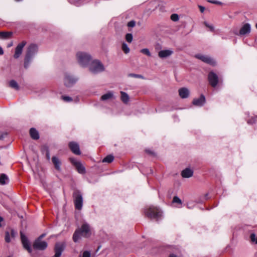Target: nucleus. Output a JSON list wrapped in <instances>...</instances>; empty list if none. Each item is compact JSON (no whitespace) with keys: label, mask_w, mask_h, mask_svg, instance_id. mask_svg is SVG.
I'll use <instances>...</instances> for the list:
<instances>
[{"label":"nucleus","mask_w":257,"mask_h":257,"mask_svg":"<svg viewBox=\"0 0 257 257\" xmlns=\"http://www.w3.org/2000/svg\"><path fill=\"white\" fill-rule=\"evenodd\" d=\"M38 51V46L35 44H31L27 48L26 55L24 58V66L25 69H28L33 61L35 55Z\"/></svg>","instance_id":"nucleus-1"},{"label":"nucleus","mask_w":257,"mask_h":257,"mask_svg":"<svg viewBox=\"0 0 257 257\" xmlns=\"http://www.w3.org/2000/svg\"><path fill=\"white\" fill-rule=\"evenodd\" d=\"M91 235V231L89 225L87 223H84L80 228L77 229L74 232L73 235V241L77 242L81 236L88 237Z\"/></svg>","instance_id":"nucleus-2"},{"label":"nucleus","mask_w":257,"mask_h":257,"mask_svg":"<svg viewBox=\"0 0 257 257\" xmlns=\"http://www.w3.org/2000/svg\"><path fill=\"white\" fill-rule=\"evenodd\" d=\"M146 215L150 218L158 219L162 215V211L159 208L154 206H150L145 210Z\"/></svg>","instance_id":"nucleus-3"},{"label":"nucleus","mask_w":257,"mask_h":257,"mask_svg":"<svg viewBox=\"0 0 257 257\" xmlns=\"http://www.w3.org/2000/svg\"><path fill=\"white\" fill-rule=\"evenodd\" d=\"M76 57L79 64L82 67H86L91 62V56L86 53L79 52Z\"/></svg>","instance_id":"nucleus-4"},{"label":"nucleus","mask_w":257,"mask_h":257,"mask_svg":"<svg viewBox=\"0 0 257 257\" xmlns=\"http://www.w3.org/2000/svg\"><path fill=\"white\" fill-rule=\"evenodd\" d=\"M89 70L94 74H97L104 71V67L100 61L95 60L89 63Z\"/></svg>","instance_id":"nucleus-5"},{"label":"nucleus","mask_w":257,"mask_h":257,"mask_svg":"<svg viewBox=\"0 0 257 257\" xmlns=\"http://www.w3.org/2000/svg\"><path fill=\"white\" fill-rule=\"evenodd\" d=\"M75 207L78 210H81L83 205L82 195L79 190H76L73 193Z\"/></svg>","instance_id":"nucleus-6"},{"label":"nucleus","mask_w":257,"mask_h":257,"mask_svg":"<svg viewBox=\"0 0 257 257\" xmlns=\"http://www.w3.org/2000/svg\"><path fill=\"white\" fill-rule=\"evenodd\" d=\"M208 80L209 83L213 87H215L218 83L222 82V79L219 78L218 75L213 71L208 73Z\"/></svg>","instance_id":"nucleus-7"},{"label":"nucleus","mask_w":257,"mask_h":257,"mask_svg":"<svg viewBox=\"0 0 257 257\" xmlns=\"http://www.w3.org/2000/svg\"><path fill=\"white\" fill-rule=\"evenodd\" d=\"M78 80V78L73 76L70 73H66L64 75V84L67 87L72 86L74 84L76 83Z\"/></svg>","instance_id":"nucleus-8"},{"label":"nucleus","mask_w":257,"mask_h":257,"mask_svg":"<svg viewBox=\"0 0 257 257\" xmlns=\"http://www.w3.org/2000/svg\"><path fill=\"white\" fill-rule=\"evenodd\" d=\"M70 161L79 173L81 174L85 173V168L80 161H77L74 158H70Z\"/></svg>","instance_id":"nucleus-9"},{"label":"nucleus","mask_w":257,"mask_h":257,"mask_svg":"<svg viewBox=\"0 0 257 257\" xmlns=\"http://www.w3.org/2000/svg\"><path fill=\"white\" fill-rule=\"evenodd\" d=\"M48 246V243L45 241L36 239L33 244L34 249L39 250H44Z\"/></svg>","instance_id":"nucleus-10"},{"label":"nucleus","mask_w":257,"mask_h":257,"mask_svg":"<svg viewBox=\"0 0 257 257\" xmlns=\"http://www.w3.org/2000/svg\"><path fill=\"white\" fill-rule=\"evenodd\" d=\"M20 235L22 243L24 248L26 249L29 253H31L32 252V249L31 247L29 240L27 237L24 234H23L22 231L20 232Z\"/></svg>","instance_id":"nucleus-11"},{"label":"nucleus","mask_w":257,"mask_h":257,"mask_svg":"<svg viewBox=\"0 0 257 257\" xmlns=\"http://www.w3.org/2000/svg\"><path fill=\"white\" fill-rule=\"evenodd\" d=\"M196 57L201 60L202 61L210 65L215 66L216 65L215 61L208 56L198 54L196 55Z\"/></svg>","instance_id":"nucleus-12"},{"label":"nucleus","mask_w":257,"mask_h":257,"mask_svg":"<svg viewBox=\"0 0 257 257\" xmlns=\"http://www.w3.org/2000/svg\"><path fill=\"white\" fill-rule=\"evenodd\" d=\"M26 44V41H23L17 45L15 49V52L14 55V57L15 59H18L20 57L22 53L23 48L25 46Z\"/></svg>","instance_id":"nucleus-13"},{"label":"nucleus","mask_w":257,"mask_h":257,"mask_svg":"<svg viewBox=\"0 0 257 257\" xmlns=\"http://www.w3.org/2000/svg\"><path fill=\"white\" fill-rule=\"evenodd\" d=\"M64 248L65 245L63 243H56L55 246V254L53 257H60Z\"/></svg>","instance_id":"nucleus-14"},{"label":"nucleus","mask_w":257,"mask_h":257,"mask_svg":"<svg viewBox=\"0 0 257 257\" xmlns=\"http://www.w3.org/2000/svg\"><path fill=\"white\" fill-rule=\"evenodd\" d=\"M250 30V25L248 23H246L241 28L238 33L237 32H234V34L236 35L243 36L249 34Z\"/></svg>","instance_id":"nucleus-15"},{"label":"nucleus","mask_w":257,"mask_h":257,"mask_svg":"<svg viewBox=\"0 0 257 257\" xmlns=\"http://www.w3.org/2000/svg\"><path fill=\"white\" fill-rule=\"evenodd\" d=\"M69 147L74 154L77 155H80L81 152L79 149V146L77 143L74 142H70L69 144Z\"/></svg>","instance_id":"nucleus-16"},{"label":"nucleus","mask_w":257,"mask_h":257,"mask_svg":"<svg viewBox=\"0 0 257 257\" xmlns=\"http://www.w3.org/2000/svg\"><path fill=\"white\" fill-rule=\"evenodd\" d=\"M173 53V51L171 49L161 50L158 53V56L162 59L170 57Z\"/></svg>","instance_id":"nucleus-17"},{"label":"nucleus","mask_w":257,"mask_h":257,"mask_svg":"<svg viewBox=\"0 0 257 257\" xmlns=\"http://www.w3.org/2000/svg\"><path fill=\"white\" fill-rule=\"evenodd\" d=\"M205 102V98L203 95H201L200 97L198 98L194 99L192 103L193 105L197 106H202Z\"/></svg>","instance_id":"nucleus-18"},{"label":"nucleus","mask_w":257,"mask_h":257,"mask_svg":"<svg viewBox=\"0 0 257 257\" xmlns=\"http://www.w3.org/2000/svg\"><path fill=\"white\" fill-rule=\"evenodd\" d=\"M179 94L181 98H187L189 95V90L185 87H183L179 89Z\"/></svg>","instance_id":"nucleus-19"},{"label":"nucleus","mask_w":257,"mask_h":257,"mask_svg":"<svg viewBox=\"0 0 257 257\" xmlns=\"http://www.w3.org/2000/svg\"><path fill=\"white\" fill-rule=\"evenodd\" d=\"M114 98V94L112 91H108L106 93L102 95L100 97V100L102 101H106L111 100Z\"/></svg>","instance_id":"nucleus-20"},{"label":"nucleus","mask_w":257,"mask_h":257,"mask_svg":"<svg viewBox=\"0 0 257 257\" xmlns=\"http://www.w3.org/2000/svg\"><path fill=\"white\" fill-rule=\"evenodd\" d=\"M193 174V171L189 168H186L181 172V175L183 178H190L192 176Z\"/></svg>","instance_id":"nucleus-21"},{"label":"nucleus","mask_w":257,"mask_h":257,"mask_svg":"<svg viewBox=\"0 0 257 257\" xmlns=\"http://www.w3.org/2000/svg\"><path fill=\"white\" fill-rule=\"evenodd\" d=\"M52 161L55 166V169L58 171L60 170L61 163L59 159L57 157L53 156L52 158Z\"/></svg>","instance_id":"nucleus-22"},{"label":"nucleus","mask_w":257,"mask_h":257,"mask_svg":"<svg viewBox=\"0 0 257 257\" xmlns=\"http://www.w3.org/2000/svg\"><path fill=\"white\" fill-rule=\"evenodd\" d=\"M30 135L31 137L34 140L39 139V134L38 132L34 128H31L30 130Z\"/></svg>","instance_id":"nucleus-23"},{"label":"nucleus","mask_w":257,"mask_h":257,"mask_svg":"<svg viewBox=\"0 0 257 257\" xmlns=\"http://www.w3.org/2000/svg\"><path fill=\"white\" fill-rule=\"evenodd\" d=\"M120 94H121V100L124 103H125V104L127 103L130 100V97H129V96L128 95V94L123 91H121Z\"/></svg>","instance_id":"nucleus-24"},{"label":"nucleus","mask_w":257,"mask_h":257,"mask_svg":"<svg viewBox=\"0 0 257 257\" xmlns=\"http://www.w3.org/2000/svg\"><path fill=\"white\" fill-rule=\"evenodd\" d=\"M9 182V178L8 176L5 174L0 175V184L4 185Z\"/></svg>","instance_id":"nucleus-25"},{"label":"nucleus","mask_w":257,"mask_h":257,"mask_svg":"<svg viewBox=\"0 0 257 257\" xmlns=\"http://www.w3.org/2000/svg\"><path fill=\"white\" fill-rule=\"evenodd\" d=\"M12 35V32H0V38L1 39H8L10 38Z\"/></svg>","instance_id":"nucleus-26"},{"label":"nucleus","mask_w":257,"mask_h":257,"mask_svg":"<svg viewBox=\"0 0 257 257\" xmlns=\"http://www.w3.org/2000/svg\"><path fill=\"white\" fill-rule=\"evenodd\" d=\"M9 86L12 88H14L16 90L19 89V86L18 83L14 80H12L9 82Z\"/></svg>","instance_id":"nucleus-27"},{"label":"nucleus","mask_w":257,"mask_h":257,"mask_svg":"<svg viewBox=\"0 0 257 257\" xmlns=\"http://www.w3.org/2000/svg\"><path fill=\"white\" fill-rule=\"evenodd\" d=\"M114 160V157L112 155H109L105 157L102 160L103 162L110 163H111Z\"/></svg>","instance_id":"nucleus-28"},{"label":"nucleus","mask_w":257,"mask_h":257,"mask_svg":"<svg viewBox=\"0 0 257 257\" xmlns=\"http://www.w3.org/2000/svg\"><path fill=\"white\" fill-rule=\"evenodd\" d=\"M121 48H122V51L125 54L128 53L130 52V49L129 47H128L127 44L126 43H125L124 42H123L122 44V47H121Z\"/></svg>","instance_id":"nucleus-29"},{"label":"nucleus","mask_w":257,"mask_h":257,"mask_svg":"<svg viewBox=\"0 0 257 257\" xmlns=\"http://www.w3.org/2000/svg\"><path fill=\"white\" fill-rule=\"evenodd\" d=\"M250 239L251 242L257 244V235L254 233L250 234Z\"/></svg>","instance_id":"nucleus-30"},{"label":"nucleus","mask_w":257,"mask_h":257,"mask_svg":"<svg viewBox=\"0 0 257 257\" xmlns=\"http://www.w3.org/2000/svg\"><path fill=\"white\" fill-rule=\"evenodd\" d=\"M133 35L130 33H127L125 35V40L128 43H131L133 41Z\"/></svg>","instance_id":"nucleus-31"},{"label":"nucleus","mask_w":257,"mask_h":257,"mask_svg":"<svg viewBox=\"0 0 257 257\" xmlns=\"http://www.w3.org/2000/svg\"><path fill=\"white\" fill-rule=\"evenodd\" d=\"M78 257H91L90 252L87 250L84 251L81 254H80Z\"/></svg>","instance_id":"nucleus-32"},{"label":"nucleus","mask_w":257,"mask_h":257,"mask_svg":"<svg viewBox=\"0 0 257 257\" xmlns=\"http://www.w3.org/2000/svg\"><path fill=\"white\" fill-rule=\"evenodd\" d=\"M204 24L206 27H207L209 29L210 31L213 32L214 31V28L212 25L209 24L206 22H204Z\"/></svg>","instance_id":"nucleus-33"},{"label":"nucleus","mask_w":257,"mask_h":257,"mask_svg":"<svg viewBox=\"0 0 257 257\" xmlns=\"http://www.w3.org/2000/svg\"><path fill=\"white\" fill-rule=\"evenodd\" d=\"M141 52L148 56H151V54L149 51V50L147 48L143 49L141 50Z\"/></svg>","instance_id":"nucleus-34"},{"label":"nucleus","mask_w":257,"mask_h":257,"mask_svg":"<svg viewBox=\"0 0 257 257\" xmlns=\"http://www.w3.org/2000/svg\"><path fill=\"white\" fill-rule=\"evenodd\" d=\"M5 241L9 243L11 241L10 234L8 231H6L5 233Z\"/></svg>","instance_id":"nucleus-35"},{"label":"nucleus","mask_w":257,"mask_h":257,"mask_svg":"<svg viewBox=\"0 0 257 257\" xmlns=\"http://www.w3.org/2000/svg\"><path fill=\"white\" fill-rule=\"evenodd\" d=\"M171 19L173 21L176 22L179 20V16L177 14H174L171 15Z\"/></svg>","instance_id":"nucleus-36"},{"label":"nucleus","mask_w":257,"mask_h":257,"mask_svg":"<svg viewBox=\"0 0 257 257\" xmlns=\"http://www.w3.org/2000/svg\"><path fill=\"white\" fill-rule=\"evenodd\" d=\"M62 97V99L65 101H66V102H69V101H71L72 100V99L71 97H69V96H61Z\"/></svg>","instance_id":"nucleus-37"},{"label":"nucleus","mask_w":257,"mask_h":257,"mask_svg":"<svg viewBox=\"0 0 257 257\" xmlns=\"http://www.w3.org/2000/svg\"><path fill=\"white\" fill-rule=\"evenodd\" d=\"M173 202L174 203H179V204L181 203V200L177 196L174 197L173 199Z\"/></svg>","instance_id":"nucleus-38"},{"label":"nucleus","mask_w":257,"mask_h":257,"mask_svg":"<svg viewBox=\"0 0 257 257\" xmlns=\"http://www.w3.org/2000/svg\"><path fill=\"white\" fill-rule=\"evenodd\" d=\"M257 121V116H256L254 118H252L250 119H249L247 121V122L250 124H252L255 123Z\"/></svg>","instance_id":"nucleus-39"},{"label":"nucleus","mask_w":257,"mask_h":257,"mask_svg":"<svg viewBox=\"0 0 257 257\" xmlns=\"http://www.w3.org/2000/svg\"><path fill=\"white\" fill-rule=\"evenodd\" d=\"M128 76H131V77H136V78H142L143 77V76L141 75L136 74H133V73L130 74L128 75Z\"/></svg>","instance_id":"nucleus-40"},{"label":"nucleus","mask_w":257,"mask_h":257,"mask_svg":"<svg viewBox=\"0 0 257 257\" xmlns=\"http://www.w3.org/2000/svg\"><path fill=\"white\" fill-rule=\"evenodd\" d=\"M136 23L134 21H130L127 24V26L129 27H134L135 26Z\"/></svg>","instance_id":"nucleus-41"},{"label":"nucleus","mask_w":257,"mask_h":257,"mask_svg":"<svg viewBox=\"0 0 257 257\" xmlns=\"http://www.w3.org/2000/svg\"><path fill=\"white\" fill-rule=\"evenodd\" d=\"M46 157L48 160H50V152L49 151V149L47 147H46Z\"/></svg>","instance_id":"nucleus-42"},{"label":"nucleus","mask_w":257,"mask_h":257,"mask_svg":"<svg viewBox=\"0 0 257 257\" xmlns=\"http://www.w3.org/2000/svg\"><path fill=\"white\" fill-rule=\"evenodd\" d=\"M17 234V232L13 229L11 230V235L12 237L14 238Z\"/></svg>","instance_id":"nucleus-43"},{"label":"nucleus","mask_w":257,"mask_h":257,"mask_svg":"<svg viewBox=\"0 0 257 257\" xmlns=\"http://www.w3.org/2000/svg\"><path fill=\"white\" fill-rule=\"evenodd\" d=\"M208 2L210 3H212V4H221L220 2H219L216 1L208 0Z\"/></svg>","instance_id":"nucleus-44"},{"label":"nucleus","mask_w":257,"mask_h":257,"mask_svg":"<svg viewBox=\"0 0 257 257\" xmlns=\"http://www.w3.org/2000/svg\"><path fill=\"white\" fill-rule=\"evenodd\" d=\"M46 235V234L45 233H43L42 234H41L40 236H39L37 239H40V240H42V238L43 237H44Z\"/></svg>","instance_id":"nucleus-45"},{"label":"nucleus","mask_w":257,"mask_h":257,"mask_svg":"<svg viewBox=\"0 0 257 257\" xmlns=\"http://www.w3.org/2000/svg\"><path fill=\"white\" fill-rule=\"evenodd\" d=\"M199 8L201 13H203L205 10V8L201 6H199Z\"/></svg>","instance_id":"nucleus-46"},{"label":"nucleus","mask_w":257,"mask_h":257,"mask_svg":"<svg viewBox=\"0 0 257 257\" xmlns=\"http://www.w3.org/2000/svg\"><path fill=\"white\" fill-rule=\"evenodd\" d=\"M4 221V219L3 217L0 216V227H2V223Z\"/></svg>","instance_id":"nucleus-47"},{"label":"nucleus","mask_w":257,"mask_h":257,"mask_svg":"<svg viewBox=\"0 0 257 257\" xmlns=\"http://www.w3.org/2000/svg\"><path fill=\"white\" fill-rule=\"evenodd\" d=\"M4 54V51L2 47L0 46V55Z\"/></svg>","instance_id":"nucleus-48"},{"label":"nucleus","mask_w":257,"mask_h":257,"mask_svg":"<svg viewBox=\"0 0 257 257\" xmlns=\"http://www.w3.org/2000/svg\"><path fill=\"white\" fill-rule=\"evenodd\" d=\"M146 152H147L148 153H149L150 154H153V152H152V151H151L150 150H146Z\"/></svg>","instance_id":"nucleus-49"},{"label":"nucleus","mask_w":257,"mask_h":257,"mask_svg":"<svg viewBox=\"0 0 257 257\" xmlns=\"http://www.w3.org/2000/svg\"><path fill=\"white\" fill-rule=\"evenodd\" d=\"M13 46V42H11L10 44H9L8 45V47H9H9H11V46Z\"/></svg>","instance_id":"nucleus-50"},{"label":"nucleus","mask_w":257,"mask_h":257,"mask_svg":"<svg viewBox=\"0 0 257 257\" xmlns=\"http://www.w3.org/2000/svg\"><path fill=\"white\" fill-rule=\"evenodd\" d=\"M255 27H256V28L257 29V23H256V25H255Z\"/></svg>","instance_id":"nucleus-51"}]
</instances>
